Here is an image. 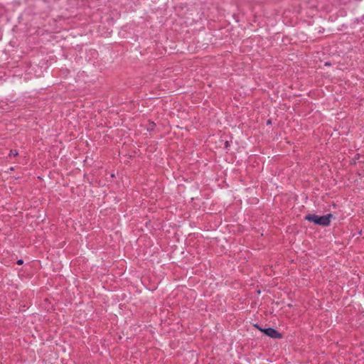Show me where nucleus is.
Wrapping results in <instances>:
<instances>
[{
    "mask_svg": "<svg viewBox=\"0 0 364 364\" xmlns=\"http://www.w3.org/2000/svg\"><path fill=\"white\" fill-rule=\"evenodd\" d=\"M333 218L331 213L318 216L315 214H309L305 216V220L313 222L316 225H318L323 227L328 226L331 223V220Z\"/></svg>",
    "mask_w": 364,
    "mask_h": 364,
    "instance_id": "1",
    "label": "nucleus"
},
{
    "mask_svg": "<svg viewBox=\"0 0 364 364\" xmlns=\"http://www.w3.org/2000/svg\"><path fill=\"white\" fill-rule=\"evenodd\" d=\"M265 335L272 338H278L280 339L282 338V334L277 331L274 328H265Z\"/></svg>",
    "mask_w": 364,
    "mask_h": 364,
    "instance_id": "2",
    "label": "nucleus"
},
{
    "mask_svg": "<svg viewBox=\"0 0 364 364\" xmlns=\"http://www.w3.org/2000/svg\"><path fill=\"white\" fill-rule=\"evenodd\" d=\"M18 153L16 150L11 149V150H10V152L9 154V157L16 156H18Z\"/></svg>",
    "mask_w": 364,
    "mask_h": 364,
    "instance_id": "3",
    "label": "nucleus"
},
{
    "mask_svg": "<svg viewBox=\"0 0 364 364\" xmlns=\"http://www.w3.org/2000/svg\"><path fill=\"white\" fill-rule=\"evenodd\" d=\"M255 326L265 334V328L259 327L257 324H255Z\"/></svg>",
    "mask_w": 364,
    "mask_h": 364,
    "instance_id": "4",
    "label": "nucleus"
},
{
    "mask_svg": "<svg viewBox=\"0 0 364 364\" xmlns=\"http://www.w3.org/2000/svg\"><path fill=\"white\" fill-rule=\"evenodd\" d=\"M23 263V259H18V260L17 261V264H18V265H21Z\"/></svg>",
    "mask_w": 364,
    "mask_h": 364,
    "instance_id": "5",
    "label": "nucleus"
},
{
    "mask_svg": "<svg viewBox=\"0 0 364 364\" xmlns=\"http://www.w3.org/2000/svg\"><path fill=\"white\" fill-rule=\"evenodd\" d=\"M225 148H227L229 146L228 141H225Z\"/></svg>",
    "mask_w": 364,
    "mask_h": 364,
    "instance_id": "6",
    "label": "nucleus"
}]
</instances>
